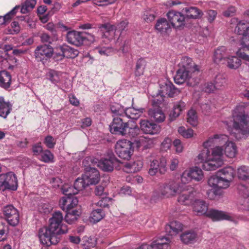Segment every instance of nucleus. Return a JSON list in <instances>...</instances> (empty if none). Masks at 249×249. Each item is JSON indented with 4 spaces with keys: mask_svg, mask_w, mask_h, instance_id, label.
Listing matches in <instances>:
<instances>
[{
    "mask_svg": "<svg viewBox=\"0 0 249 249\" xmlns=\"http://www.w3.org/2000/svg\"><path fill=\"white\" fill-rule=\"evenodd\" d=\"M211 189L209 192L208 195L210 199H215L217 196H219L222 195V191L221 189L218 188V189Z\"/></svg>",
    "mask_w": 249,
    "mask_h": 249,
    "instance_id": "nucleus-61",
    "label": "nucleus"
},
{
    "mask_svg": "<svg viewBox=\"0 0 249 249\" xmlns=\"http://www.w3.org/2000/svg\"><path fill=\"white\" fill-rule=\"evenodd\" d=\"M90 162H88L85 166V174H84L85 178L89 182V185L97 184L100 179V176L98 170L92 167Z\"/></svg>",
    "mask_w": 249,
    "mask_h": 249,
    "instance_id": "nucleus-14",
    "label": "nucleus"
},
{
    "mask_svg": "<svg viewBox=\"0 0 249 249\" xmlns=\"http://www.w3.org/2000/svg\"><path fill=\"white\" fill-rule=\"evenodd\" d=\"M60 214L61 216V219L60 221H57L58 226L56 227V230L55 231L56 235H57L58 237H59L61 234H64L68 232V229L67 228V226L65 224H61L63 219V217L61 212L60 211L55 212L53 214V216H54L55 214Z\"/></svg>",
    "mask_w": 249,
    "mask_h": 249,
    "instance_id": "nucleus-37",
    "label": "nucleus"
},
{
    "mask_svg": "<svg viewBox=\"0 0 249 249\" xmlns=\"http://www.w3.org/2000/svg\"><path fill=\"white\" fill-rule=\"evenodd\" d=\"M110 201V198L108 197H103L97 203H96V206L102 208H106L108 207V203Z\"/></svg>",
    "mask_w": 249,
    "mask_h": 249,
    "instance_id": "nucleus-63",
    "label": "nucleus"
},
{
    "mask_svg": "<svg viewBox=\"0 0 249 249\" xmlns=\"http://www.w3.org/2000/svg\"><path fill=\"white\" fill-rule=\"evenodd\" d=\"M44 143L49 148H53L55 144V142H54L53 138L51 136H47L45 137L44 140Z\"/></svg>",
    "mask_w": 249,
    "mask_h": 249,
    "instance_id": "nucleus-64",
    "label": "nucleus"
},
{
    "mask_svg": "<svg viewBox=\"0 0 249 249\" xmlns=\"http://www.w3.org/2000/svg\"><path fill=\"white\" fill-rule=\"evenodd\" d=\"M36 3V0H26L22 4L20 12L22 14H27L31 11Z\"/></svg>",
    "mask_w": 249,
    "mask_h": 249,
    "instance_id": "nucleus-45",
    "label": "nucleus"
},
{
    "mask_svg": "<svg viewBox=\"0 0 249 249\" xmlns=\"http://www.w3.org/2000/svg\"><path fill=\"white\" fill-rule=\"evenodd\" d=\"M186 175L191 179H194L196 181L200 180L203 177L202 171L198 167H195L191 169L189 172L187 173L184 172L183 174V176Z\"/></svg>",
    "mask_w": 249,
    "mask_h": 249,
    "instance_id": "nucleus-32",
    "label": "nucleus"
},
{
    "mask_svg": "<svg viewBox=\"0 0 249 249\" xmlns=\"http://www.w3.org/2000/svg\"><path fill=\"white\" fill-rule=\"evenodd\" d=\"M155 29L161 33H166L170 29V25L165 18H161L157 20Z\"/></svg>",
    "mask_w": 249,
    "mask_h": 249,
    "instance_id": "nucleus-34",
    "label": "nucleus"
},
{
    "mask_svg": "<svg viewBox=\"0 0 249 249\" xmlns=\"http://www.w3.org/2000/svg\"><path fill=\"white\" fill-rule=\"evenodd\" d=\"M18 186V179L13 172H10L0 175V189L2 191L5 190L16 191Z\"/></svg>",
    "mask_w": 249,
    "mask_h": 249,
    "instance_id": "nucleus-9",
    "label": "nucleus"
},
{
    "mask_svg": "<svg viewBox=\"0 0 249 249\" xmlns=\"http://www.w3.org/2000/svg\"><path fill=\"white\" fill-rule=\"evenodd\" d=\"M206 216L212 219L213 221L230 220L231 218L224 212L213 209L208 211Z\"/></svg>",
    "mask_w": 249,
    "mask_h": 249,
    "instance_id": "nucleus-23",
    "label": "nucleus"
},
{
    "mask_svg": "<svg viewBox=\"0 0 249 249\" xmlns=\"http://www.w3.org/2000/svg\"><path fill=\"white\" fill-rule=\"evenodd\" d=\"M99 28L103 33H108L114 29V26L108 23L100 25Z\"/></svg>",
    "mask_w": 249,
    "mask_h": 249,
    "instance_id": "nucleus-62",
    "label": "nucleus"
},
{
    "mask_svg": "<svg viewBox=\"0 0 249 249\" xmlns=\"http://www.w3.org/2000/svg\"><path fill=\"white\" fill-rule=\"evenodd\" d=\"M126 137L129 136L130 137L135 138L140 134V131L141 130L140 127L139 128L137 125H132L131 126H129L128 124V129L126 130Z\"/></svg>",
    "mask_w": 249,
    "mask_h": 249,
    "instance_id": "nucleus-49",
    "label": "nucleus"
},
{
    "mask_svg": "<svg viewBox=\"0 0 249 249\" xmlns=\"http://www.w3.org/2000/svg\"><path fill=\"white\" fill-rule=\"evenodd\" d=\"M110 109L113 114L112 116L114 117H115V116H124L125 108L123 106L118 103H111L110 105Z\"/></svg>",
    "mask_w": 249,
    "mask_h": 249,
    "instance_id": "nucleus-39",
    "label": "nucleus"
},
{
    "mask_svg": "<svg viewBox=\"0 0 249 249\" xmlns=\"http://www.w3.org/2000/svg\"><path fill=\"white\" fill-rule=\"evenodd\" d=\"M188 18L198 19L201 18L203 13L202 11L196 7H185L183 9Z\"/></svg>",
    "mask_w": 249,
    "mask_h": 249,
    "instance_id": "nucleus-29",
    "label": "nucleus"
},
{
    "mask_svg": "<svg viewBox=\"0 0 249 249\" xmlns=\"http://www.w3.org/2000/svg\"><path fill=\"white\" fill-rule=\"evenodd\" d=\"M211 151L205 148L198 155V160L202 162V168L206 171H213L222 166L223 163L221 159H214L211 157Z\"/></svg>",
    "mask_w": 249,
    "mask_h": 249,
    "instance_id": "nucleus-6",
    "label": "nucleus"
},
{
    "mask_svg": "<svg viewBox=\"0 0 249 249\" xmlns=\"http://www.w3.org/2000/svg\"><path fill=\"white\" fill-rule=\"evenodd\" d=\"M236 152L237 149L235 143L231 142H227L224 149L226 156L232 158L235 156Z\"/></svg>",
    "mask_w": 249,
    "mask_h": 249,
    "instance_id": "nucleus-40",
    "label": "nucleus"
},
{
    "mask_svg": "<svg viewBox=\"0 0 249 249\" xmlns=\"http://www.w3.org/2000/svg\"><path fill=\"white\" fill-rule=\"evenodd\" d=\"M53 54V48L50 45H38L34 51V55L36 60L43 63L50 59Z\"/></svg>",
    "mask_w": 249,
    "mask_h": 249,
    "instance_id": "nucleus-11",
    "label": "nucleus"
},
{
    "mask_svg": "<svg viewBox=\"0 0 249 249\" xmlns=\"http://www.w3.org/2000/svg\"><path fill=\"white\" fill-rule=\"evenodd\" d=\"M60 50L62 52V54H60L61 58L59 59V60H62L64 57L68 58H74L78 56L79 53L77 49L67 45H63L60 46Z\"/></svg>",
    "mask_w": 249,
    "mask_h": 249,
    "instance_id": "nucleus-22",
    "label": "nucleus"
},
{
    "mask_svg": "<svg viewBox=\"0 0 249 249\" xmlns=\"http://www.w3.org/2000/svg\"><path fill=\"white\" fill-rule=\"evenodd\" d=\"M143 110L142 108L139 109H136L134 107L125 108L124 115L131 119L137 120L140 117Z\"/></svg>",
    "mask_w": 249,
    "mask_h": 249,
    "instance_id": "nucleus-36",
    "label": "nucleus"
},
{
    "mask_svg": "<svg viewBox=\"0 0 249 249\" xmlns=\"http://www.w3.org/2000/svg\"><path fill=\"white\" fill-rule=\"evenodd\" d=\"M11 76L6 71H0V86L5 89L9 88L11 85Z\"/></svg>",
    "mask_w": 249,
    "mask_h": 249,
    "instance_id": "nucleus-33",
    "label": "nucleus"
},
{
    "mask_svg": "<svg viewBox=\"0 0 249 249\" xmlns=\"http://www.w3.org/2000/svg\"><path fill=\"white\" fill-rule=\"evenodd\" d=\"M166 159L164 157H162L159 160V171L161 174H164L167 170Z\"/></svg>",
    "mask_w": 249,
    "mask_h": 249,
    "instance_id": "nucleus-60",
    "label": "nucleus"
},
{
    "mask_svg": "<svg viewBox=\"0 0 249 249\" xmlns=\"http://www.w3.org/2000/svg\"><path fill=\"white\" fill-rule=\"evenodd\" d=\"M140 129L146 134L154 135L160 131V126L155 123L148 120H141Z\"/></svg>",
    "mask_w": 249,
    "mask_h": 249,
    "instance_id": "nucleus-15",
    "label": "nucleus"
},
{
    "mask_svg": "<svg viewBox=\"0 0 249 249\" xmlns=\"http://www.w3.org/2000/svg\"><path fill=\"white\" fill-rule=\"evenodd\" d=\"M3 213L5 220L9 225L15 226L19 223V213L18 210L12 205L3 207Z\"/></svg>",
    "mask_w": 249,
    "mask_h": 249,
    "instance_id": "nucleus-13",
    "label": "nucleus"
},
{
    "mask_svg": "<svg viewBox=\"0 0 249 249\" xmlns=\"http://www.w3.org/2000/svg\"><path fill=\"white\" fill-rule=\"evenodd\" d=\"M139 144V142L134 143L125 139L120 140L115 145L116 153L120 158L129 160L133 154L134 145L138 147Z\"/></svg>",
    "mask_w": 249,
    "mask_h": 249,
    "instance_id": "nucleus-7",
    "label": "nucleus"
},
{
    "mask_svg": "<svg viewBox=\"0 0 249 249\" xmlns=\"http://www.w3.org/2000/svg\"><path fill=\"white\" fill-rule=\"evenodd\" d=\"M187 122L193 126H196L198 124L196 112L194 109H190L187 113Z\"/></svg>",
    "mask_w": 249,
    "mask_h": 249,
    "instance_id": "nucleus-48",
    "label": "nucleus"
},
{
    "mask_svg": "<svg viewBox=\"0 0 249 249\" xmlns=\"http://www.w3.org/2000/svg\"><path fill=\"white\" fill-rule=\"evenodd\" d=\"M61 219L60 214H55L49 219L50 224L48 227H44L38 231V238L40 243L47 247L51 245H56L60 241V237L56 235L55 231L58 226L57 221Z\"/></svg>",
    "mask_w": 249,
    "mask_h": 249,
    "instance_id": "nucleus-3",
    "label": "nucleus"
},
{
    "mask_svg": "<svg viewBox=\"0 0 249 249\" xmlns=\"http://www.w3.org/2000/svg\"><path fill=\"white\" fill-rule=\"evenodd\" d=\"M128 24L129 22L127 20H123L116 25L114 29L121 35L127 31Z\"/></svg>",
    "mask_w": 249,
    "mask_h": 249,
    "instance_id": "nucleus-50",
    "label": "nucleus"
},
{
    "mask_svg": "<svg viewBox=\"0 0 249 249\" xmlns=\"http://www.w3.org/2000/svg\"><path fill=\"white\" fill-rule=\"evenodd\" d=\"M178 133L185 138H190L193 137L194 131L191 128L186 129L184 126L179 127L178 128Z\"/></svg>",
    "mask_w": 249,
    "mask_h": 249,
    "instance_id": "nucleus-55",
    "label": "nucleus"
},
{
    "mask_svg": "<svg viewBox=\"0 0 249 249\" xmlns=\"http://www.w3.org/2000/svg\"><path fill=\"white\" fill-rule=\"evenodd\" d=\"M228 58L227 49L224 46L217 48L213 54V61L216 64H225Z\"/></svg>",
    "mask_w": 249,
    "mask_h": 249,
    "instance_id": "nucleus-21",
    "label": "nucleus"
},
{
    "mask_svg": "<svg viewBox=\"0 0 249 249\" xmlns=\"http://www.w3.org/2000/svg\"><path fill=\"white\" fill-rule=\"evenodd\" d=\"M196 233L192 231H185L180 236L181 241L185 244L194 243L196 240Z\"/></svg>",
    "mask_w": 249,
    "mask_h": 249,
    "instance_id": "nucleus-31",
    "label": "nucleus"
},
{
    "mask_svg": "<svg viewBox=\"0 0 249 249\" xmlns=\"http://www.w3.org/2000/svg\"><path fill=\"white\" fill-rule=\"evenodd\" d=\"M149 116L157 122H162L164 121L165 116L160 107H153L148 110Z\"/></svg>",
    "mask_w": 249,
    "mask_h": 249,
    "instance_id": "nucleus-26",
    "label": "nucleus"
},
{
    "mask_svg": "<svg viewBox=\"0 0 249 249\" xmlns=\"http://www.w3.org/2000/svg\"><path fill=\"white\" fill-rule=\"evenodd\" d=\"M83 242L84 243L83 245L88 247H94L96 244V241L95 238L91 236H84L82 238Z\"/></svg>",
    "mask_w": 249,
    "mask_h": 249,
    "instance_id": "nucleus-58",
    "label": "nucleus"
},
{
    "mask_svg": "<svg viewBox=\"0 0 249 249\" xmlns=\"http://www.w3.org/2000/svg\"><path fill=\"white\" fill-rule=\"evenodd\" d=\"M90 162L91 164H97V166L104 172H111L114 169V165L120 160L114 155L108 156L107 158H102L100 160L90 157H87L83 161V164L86 166V163Z\"/></svg>",
    "mask_w": 249,
    "mask_h": 249,
    "instance_id": "nucleus-5",
    "label": "nucleus"
},
{
    "mask_svg": "<svg viewBox=\"0 0 249 249\" xmlns=\"http://www.w3.org/2000/svg\"><path fill=\"white\" fill-rule=\"evenodd\" d=\"M245 109L243 106H238L232 113L233 124L231 135L237 140L249 135V116L245 114Z\"/></svg>",
    "mask_w": 249,
    "mask_h": 249,
    "instance_id": "nucleus-1",
    "label": "nucleus"
},
{
    "mask_svg": "<svg viewBox=\"0 0 249 249\" xmlns=\"http://www.w3.org/2000/svg\"><path fill=\"white\" fill-rule=\"evenodd\" d=\"M146 65L145 60L142 58H140L137 62L136 66L135 75L140 76L143 73V70Z\"/></svg>",
    "mask_w": 249,
    "mask_h": 249,
    "instance_id": "nucleus-51",
    "label": "nucleus"
},
{
    "mask_svg": "<svg viewBox=\"0 0 249 249\" xmlns=\"http://www.w3.org/2000/svg\"><path fill=\"white\" fill-rule=\"evenodd\" d=\"M208 183L209 186L213 188L220 189L228 188L225 183H224L223 181L221 178V177L219 175H218V172L216 173L215 175H213L209 178Z\"/></svg>",
    "mask_w": 249,
    "mask_h": 249,
    "instance_id": "nucleus-27",
    "label": "nucleus"
},
{
    "mask_svg": "<svg viewBox=\"0 0 249 249\" xmlns=\"http://www.w3.org/2000/svg\"><path fill=\"white\" fill-rule=\"evenodd\" d=\"M225 83V76L223 74H218L216 75L214 80V83L217 89H220L222 86H224Z\"/></svg>",
    "mask_w": 249,
    "mask_h": 249,
    "instance_id": "nucleus-56",
    "label": "nucleus"
},
{
    "mask_svg": "<svg viewBox=\"0 0 249 249\" xmlns=\"http://www.w3.org/2000/svg\"><path fill=\"white\" fill-rule=\"evenodd\" d=\"M12 105L10 103L4 105H0V116L6 119L12 110Z\"/></svg>",
    "mask_w": 249,
    "mask_h": 249,
    "instance_id": "nucleus-52",
    "label": "nucleus"
},
{
    "mask_svg": "<svg viewBox=\"0 0 249 249\" xmlns=\"http://www.w3.org/2000/svg\"><path fill=\"white\" fill-rule=\"evenodd\" d=\"M172 237L168 234L167 236H160L153 241L151 244L152 249H171L169 243Z\"/></svg>",
    "mask_w": 249,
    "mask_h": 249,
    "instance_id": "nucleus-17",
    "label": "nucleus"
},
{
    "mask_svg": "<svg viewBox=\"0 0 249 249\" xmlns=\"http://www.w3.org/2000/svg\"><path fill=\"white\" fill-rule=\"evenodd\" d=\"M171 86H172V83L168 80L164 82L163 84H160V89L159 91V94H161L163 95L166 94L169 96V92L170 90H171Z\"/></svg>",
    "mask_w": 249,
    "mask_h": 249,
    "instance_id": "nucleus-53",
    "label": "nucleus"
},
{
    "mask_svg": "<svg viewBox=\"0 0 249 249\" xmlns=\"http://www.w3.org/2000/svg\"><path fill=\"white\" fill-rule=\"evenodd\" d=\"M234 32L243 36L241 40L242 47L237 51L236 54L249 63V23L244 20L239 21Z\"/></svg>",
    "mask_w": 249,
    "mask_h": 249,
    "instance_id": "nucleus-4",
    "label": "nucleus"
},
{
    "mask_svg": "<svg viewBox=\"0 0 249 249\" xmlns=\"http://www.w3.org/2000/svg\"><path fill=\"white\" fill-rule=\"evenodd\" d=\"M223 149L221 147L216 146L212 151V154L211 157L212 156L213 159H215L217 158L221 159V156L223 155Z\"/></svg>",
    "mask_w": 249,
    "mask_h": 249,
    "instance_id": "nucleus-59",
    "label": "nucleus"
},
{
    "mask_svg": "<svg viewBox=\"0 0 249 249\" xmlns=\"http://www.w3.org/2000/svg\"><path fill=\"white\" fill-rule=\"evenodd\" d=\"M169 21L172 26L176 28L185 25V17L180 12L171 10L167 14Z\"/></svg>",
    "mask_w": 249,
    "mask_h": 249,
    "instance_id": "nucleus-16",
    "label": "nucleus"
},
{
    "mask_svg": "<svg viewBox=\"0 0 249 249\" xmlns=\"http://www.w3.org/2000/svg\"><path fill=\"white\" fill-rule=\"evenodd\" d=\"M178 184L174 181L160 185L157 190L153 192L152 198L157 200L163 197H169L175 196L178 191Z\"/></svg>",
    "mask_w": 249,
    "mask_h": 249,
    "instance_id": "nucleus-8",
    "label": "nucleus"
},
{
    "mask_svg": "<svg viewBox=\"0 0 249 249\" xmlns=\"http://www.w3.org/2000/svg\"><path fill=\"white\" fill-rule=\"evenodd\" d=\"M237 176L239 179L243 180L249 179V167L243 165L237 169Z\"/></svg>",
    "mask_w": 249,
    "mask_h": 249,
    "instance_id": "nucleus-47",
    "label": "nucleus"
},
{
    "mask_svg": "<svg viewBox=\"0 0 249 249\" xmlns=\"http://www.w3.org/2000/svg\"><path fill=\"white\" fill-rule=\"evenodd\" d=\"M238 189L239 194L242 197L240 201L241 209L249 211V190L243 184L239 185Z\"/></svg>",
    "mask_w": 249,
    "mask_h": 249,
    "instance_id": "nucleus-18",
    "label": "nucleus"
},
{
    "mask_svg": "<svg viewBox=\"0 0 249 249\" xmlns=\"http://www.w3.org/2000/svg\"><path fill=\"white\" fill-rule=\"evenodd\" d=\"M128 124L126 122H124L123 119L119 117H114L109 125L110 131L115 135L126 136Z\"/></svg>",
    "mask_w": 249,
    "mask_h": 249,
    "instance_id": "nucleus-12",
    "label": "nucleus"
},
{
    "mask_svg": "<svg viewBox=\"0 0 249 249\" xmlns=\"http://www.w3.org/2000/svg\"><path fill=\"white\" fill-rule=\"evenodd\" d=\"M218 175L221 177V178L224 183L228 187L230 186V182L232 180L235 175V171L231 166L225 167L218 172Z\"/></svg>",
    "mask_w": 249,
    "mask_h": 249,
    "instance_id": "nucleus-19",
    "label": "nucleus"
},
{
    "mask_svg": "<svg viewBox=\"0 0 249 249\" xmlns=\"http://www.w3.org/2000/svg\"><path fill=\"white\" fill-rule=\"evenodd\" d=\"M105 216V213L101 208H98L92 211L90 217L94 223H96L102 219Z\"/></svg>",
    "mask_w": 249,
    "mask_h": 249,
    "instance_id": "nucleus-46",
    "label": "nucleus"
},
{
    "mask_svg": "<svg viewBox=\"0 0 249 249\" xmlns=\"http://www.w3.org/2000/svg\"><path fill=\"white\" fill-rule=\"evenodd\" d=\"M53 155L49 150L43 151L41 154V160L45 162L48 163L53 161Z\"/></svg>",
    "mask_w": 249,
    "mask_h": 249,
    "instance_id": "nucleus-54",
    "label": "nucleus"
},
{
    "mask_svg": "<svg viewBox=\"0 0 249 249\" xmlns=\"http://www.w3.org/2000/svg\"><path fill=\"white\" fill-rule=\"evenodd\" d=\"M74 186L77 190V192L82 191L86 187L89 185V182L85 178L84 175L81 177L78 178L74 181Z\"/></svg>",
    "mask_w": 249,
    "mask_h": 249,
    "instance_id": "nucleus-42",
    "label": "nucleus"
},
{
    "mask_svg": "<svg viewBox=\"0 0 249 249\" xmlns=\"http://www.w3.org/2000/svg\"><path fill=\"white\" fill-rule=\"evenodd\" d=\"M61 191L65 195L64 197H74L78 192L74 185L71 186L69 184H65L61 187Z\"/></svg>",
    "mask_w": 249,
    "mask_h": 249,
    "instance_id": "nucleus-44",
    "label": "nucleus"
},
{
    "mask_svg": "<svg viewBox=\"0 0 249 249\" xmlns=\"http://www.w3.org/2000/svg\"><path fill=\"white\" fill-rule=\"evenodd\" d=\"M237 55L238 56V57L233 56L230 57H228L227 59L226 60V62L227 66L229 68L231 69L236 70L241 66V59H240V57L237 54ZM242 59L243 60L242 58ZM246 62L249 64L248 62L246 61Z\"/></svg>",
    "mask_w": 249,
    "mask_h": 249,
    "instance_id": "nucleus-35",
    "label": "nucleus"
},
{
    "mask_svg": "<svg viewBox=\"0 0 249 249\" xmlns=\"http://www.w3.org/2000/svg\"><path fill=\"white\" fill-rule=\"evenodd\" d=\"M179 69L177 71V73L174 77L175 81L177 84H181L188 80L187 84L191 87H194L198 81L193 83L191 82L192 74L199 71L197 65H196L192 59L187 56L182 58L180 62L178 64Z\"/></svg>",
    "mask_w": 249,
    "mask_h": 249,
    "instance_id": "nucleus-2",
    "label": "nucleus"
},
{
    "mask_svg": "<svg viewBox=\"0 0 249 249\" xmlns=\"http://www.w3.org/2000/svg\"><path fill=\"white\" fill-rule=\"evenodd\" d=\"M165 229L166 232L172 237L182 230V225L178 221H174L167 225Z\"/></svg>",
    "mask_w": 249,
    "mask_h": 249,
    "instance_id": "nucleus-25",
    "label": "nucleus"
},
{
    "mask_svg": "<svg viewBox=\"0 0 249 249\" xmlns=\"http://www.w3.org/2000/svg\"><path fill=\"white\" fill-rule=\"evenodd\" d=\"M8 223L5 220L0 218V241H5L9 233Z\"/></svg>",
    "mask_w": 249,
    "mask_h": 249,
    "instance_id": "nucleus-38",
    "label": "nucleus"
},
{
    "mask_svg": "<svg viewBox=\"0 0 249 249\" xmlns=\"http://www.w3.org/2000/svg\"><path fill=\"white\" fill-rule=\"evenodd\" d=\"M90 36L94 40V36L86 32H79L75 30L69 31L67 32L66 38L67 42L72 45L80 46L87 40V36Z\"/></svg>",
    "mask_w": 249,
    "mask_h": 249,
    "instance_id": "nucleus-10",
    "label": "nucleus"
},
{
    "mask_svg": "<svg viewBox=\"0 0 249 249\" xmlns=\"http://www.w3.org/2000/svg\"><path fill=\"white\" fill-rule=\"evenodd\" d=\"M159 161L158 160H153L151 162L148 173L151 176H154L156 175L159 170Z\"/></svg>",
    "mask_w": 249,
    "mask_h": 249,
    "instance_id": "nucleus-57",
    "label": "nucleus"
},
{
    "mask_svg": "<svg viewBox=\"0 0 249 249\" xmlns=\"http://www.w3.org/2000/svg\"><path fill=\"white\" fill-rule=\"evenodd\" d=\"M143 163L141 160H136L132 162L125 164L124 171L127 173H135L139 171L142 167Z\"/></svg>",
    "mask_w": 249,
    "mask_h": 249,
    "instance_id": "nucleus-30",
    "label": "nucleus"
},
{
    "mask_svg": "<svg viewBox=\"0 0 249 249\" xmlns=\"http://www.w3.org/2000/svg\"><path fill=\"white\" fill-rule=\"evenodd\" d=\"M46 78L56 85L60 80V72L54 70H49L46 74Z\"/></svg>",
    "mask_w": 249,
    "mask_h": 249,
    "instance_id": "nucleus-43",
    "label": "nucleus"
},
{
    "mask_svg": "<svg viewBox=\"0 0 249 249\" xmlns=\"http://www.w3.org/2000/svg\"><path fill=\"white\" fill-rule=\"evenodd\" d=\"M193 210L198 214L206 215L208 211V205L202 199H196L193 203Z\"/></svg>",
    "mask_w": 249,
    "mask_h": 249,
    "instance_id": "nucleus-24",
    "label": "nucleus"
},
{
    "mask_svg": "<svg viewBox=\"0 0 249 249\" xmlns=\"http://www.w3.org/2000/svg\"><path fill=\"white\" fill-rule=\"evenodd\" d=\"M193 198V192H185L179 195L178 200L180 204L187 205L192 203Z\"/></svg>",
    "mask_w": 249,
    "mask_h": 249,
    "instance_id": "nucleus-41",
    "label": "nucleus"
},
{
    "mask_svg": "<svg viewBox=\"0 0 249 249\" xmlns=\"http://www.w3.org/2000/svg\"><path fill=\"white\" fill-rule=\"evenodd\" d=\"M185 107V103L181 101L176 103L174 105L173 109L170 113V121H173L175 120L177 117H178L180 115L181 112L184 109Z\"/></svg>",
    "mask_w": 249,
    "mask_h": 249,
    "instance_id": "nucleus-28",
    "label": "nucleus"
},
{
    "mask_svg": "<svg viewBox=\"0 0 249 249\" xmlns=\"http://www.w3.org/2000/svg\"><path fill=\"white\" fill-rule=\"evenodd\" d=\"M78 200L76 197H63L59 201L60 208L63 210L74 209L78 204Z\"/></svg>",
    "mask_w": 249,
    "mask_h": 249,
    "instance_id": "nucleus-20",
    "label": "nucleus"
}]
</instances>
